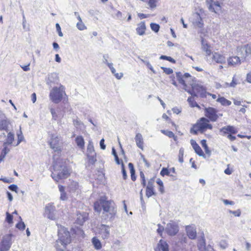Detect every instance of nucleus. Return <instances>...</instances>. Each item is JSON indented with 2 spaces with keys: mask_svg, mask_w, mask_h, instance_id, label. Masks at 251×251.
I'll return each instance as SVG.
<instances>
[{
  "mask_svg": "<svg viewBox=\"0 0 251 251\" xmlns=\"http://www.w3.org/2000/svg\"><path fill=\"white\" fill-rule=\"evenodd\" d=\"M237 83L235 79L234 76L232 78V82L229 84V86L231 87H235L237 85Z\"/></svg>",
  "mask_w": 251,
  "mask_h": 251,
  "instance_id": "338daca9",
  "label": "nucleus"
},
{
  "mask_svg": "<svg viewBox=\"0 0 251 251\" xmlns=\"http://www.w3.org/2000/svg\"><path fill=\"white\" fill-rule=\"evenodd\" d=\"M223 202L225 205H233L234 204V202L233 201H229L228 200L223 199L222 200Z\"/></svg>",
  "mask_w": 251,
  "mask_h": 251,
  "instance_id": "13d9d810",
  "label": "nucleus"
},
{
  "mask_svg": "<svg viewBox=\"0 0 251 251\" xmlns=\"http://www.w3.org/2000/svg\"><path fill=\"white\" fill-rule=\"evenodd\" d=\"M195 150L196 153L200 156H204V154L201 147L199 145H194V147L193 148Z\"/></svg>",
  "mask_w": 251,
  "mask_h": 251,
  "instance_id": "72a5a7b5",
  "label": "nucleus"
},
{
  "mask_svg": "<svg viewBox=\"0 0 251 251\" xmlns=\"http://www.w3.org/2000/svg\"><path fill=\"white\" fill-rule=\"evenodd\" d=\"M4 148L1 151V154L6 156V155L9 152L10 149L7 147V145L3 146Z\"/></svg>",
  "mask_w": 251,
  "mask_h": 251,
  "instance_id": "603ef678",
  "label": "nucleus"
},
{
  "mask_svg": "<svg viewBox=\"0 0 251 251\" xmlns=\"http://www.w3.org/2000/svg\"><path fill=\"white\" fill-rule=\"evenodd\" d=\"M49 143L50 148L53 150L54 151H61L62 140L61 137L58 135L56 134H51L49 140Z\"/></svg>",
  "mask_w": 251,
  "mask_h": 251,
  "instance_id": "39448f33",
  "label": "nucleus"
},
{
  "mask_svg": "<svg viewBox=\"0 0 251 251\" xmlns=\"http://www.w3.org/2000/svg\"><path fill=\"white\" fill-rule=\"evenodd\" d=\"M199 131L198 128L196 126V124L193 126V127L190 129V132L194 134H197L198 131Z\"/></svg>",
  "mask_w": 251,
  "mask_h": 251,
  "instance_id": "5fc2aeb1",
  "label": "nucleus"
},
{
  "mask_svg": "<svg viewBox=\"0 0 251 251\" xmlns=\"http://www.w3.org/2000/svg\"><path fill=\"white\" fill-rule=\"evenodd\" d=\"M243 49L245 50V54H247L248 56L249 54H251V45H247L243 46Z\"/></svg>",
  "mask_w": 251,
  "mask_h": 251,
  "instance_id": "58836bf2",
  "label": "nucleus"
},
{
  "mask_svg": "<svg viewBox=\"0 0 251 251\" xmlns=\"http://www.w3.org/2000/svg\"><path fill=\"white\" fill-rule=\"evenodd\" d=\"M69 176L68 168L65 166L56 163L54 165V172L51 174L52 178L58 182L60 179H65Z\"/></svg>",
  "mask_w": 251,
  "mask_h": 251,
  "instance_id": "f03ea898",
  "label": "nucleus"
},
{
  "mask_svg": "<svg viewBox=\"0 0 251 251\" xmlns=\"http://www.w3.org/2000/svg\"><path fill=\"white\" fill-rule=\"evenodd\" d=\"M59 82V77L56 73H51L49 75L47 84L51 85L52 84H58Z\"/></svg>",
  "mask_w": 251,
  "mask_h": 251,
  "instance_id": "dca6fc26",
  "label": "nucleus"
},
{
  "mask_svg": "<svg viewBox=\"0 0 251 251\" xmlns=\"http://www.w3.org/2000/svg\"><path fill=\"white\" fill-rule=\"evenodd\" d=\"M150 26L152 31H154L155 32H158L160 28V26L159 25L152 23L151 24Z\"/></svg>",
  "mask_w": 251,
  "mask_h": 251,
  "instance_id": "e433bc0d",
  "label": "nucleus"
},
{
  "mask_svg": "<svg viewBox=\"0 0 251 251\" xmlns=\"http://www.w3.org/2000/svg\"><path fill=\"white\" fill-rule=\"evenodd\" d=\"M208 8L209 10L215 13L219 14L221 12V6L218 1L208 0L207 1Z\"/></svg>",
  "mask_w": 251,
  "mask_h": 251,
  "instance_id": "9b49d317",
  "label": "nucleus"
},
{
  "mask_svg": "<svg viewBox=\"0 0 251 251\" xmlns=\"http://www.w3.org/2000/svg\"><path fill=\"white\" fill-rule=\"evenodd\" d=\"M87 157L88 160V162L90 164L94 165L97 161L96 153L87 155Z\"/></svg>",
  "mask_w": 251,
  "mask_h": 251,
  "instance_id": "473e14b6",
  "label": "nucleus"
},
{
  "mask_svg": "<svg viewBox=\"0 0 251 251\" xmlns=\"http://www.w3.org/2000/svg\"><path fill=\"white\" fill-rule=\"evenodd\" d=\"M213 59L218 63H224L226 62L225 57L218 53L215 52L213 54Z\"/></svg>",
  "mask_w": 251,
  "mask_h": 251,
  "instance_id": "5701e85b",
  "label": "nucleus"
},
{
  "mask_svg": "<svg viewBox=\"0 0 251 251\" xmlns=\"http://www.w3.org/2000/svg\"><path fill=\"white\" fill-rule=\"evenodd\" d=\"M76 26L77 29L79 30H83L87 29L86 26H85L82 21L78 22L76 23Z\"/></svg>",
  "mask_w": 251,
  "mask_h": 251,
  "instance_id": "f704fd0d",
  "label": "nucleus"
},
{
  "mask_svg": "<svg viewBox=\"0 0 251 251\" xmlns=\"http://www.w3.org/2000/svg\"><path fill=\"white\" fill-rule=\"evenodd\" d=\"M56 251H65L66 246L55 245Z\"/></svg>",
  "mask_w": 251,
  "mask_h": 251,
  "instance_id": "6e6d98bb",
  "label": "nucleus"
},
{
  "mask_svg": "<svg viewBox=\"0 0 251 251\" xmlns=\"http://www.w3.org/2000/svg\"><path fill=\"white\" fill-rule=\"evenodd\" d=\"M96 153L93 142L91 140H89L87 148V155Z\"/></svg>",
  "mask_w": 251,
  "mask_h": 251,
  "instance_id": "cd10ccee",
  "label": "nucleus"
},
{
  "mask_svg": "<svg viewBox=\"0 0 251 251\" xmlns=\"http://www.w3.org/2000/svg\"><path fill=\"white\" fill-rule=\"evenodd\" d=\"M55 25H56V30H57V31L58 32L59 36L60 37H62L63 36V33H62V32L61 31V27H60L58 23H57V24H56Z\"/></svg>",
  "mask_w": 251,
  "mask_h": 251,
  "instance_id": "bf43d9fd",
  "label": "nucleus"
},
{
  "mask_svg": "<svg viewBox=\"0 0 251 251\" xmlns=\"http://www.w3.org/2000/svg\"><path fill=\"white\" fill-rule=\"evenodd\" d=\"M60 199L62 201H65L67 199V196L65 192L60 193Z\"/></svg>",
  "mask_w": 251,
  "mask_h": 251,
  "instance_id": "0e129e2a",
  "label": "nucleus"
},
{
  "mask_svg": "<svg viewBox=\"0 0 251 251\" xmlns=\"http://www.w3.org/2000/svg\"><path fill=\"white\" fill-rule=\"evenodd\" d=\"M183 154H184V149L182 148H181L179 151L178 153V161L180 163L183 162Z\"/></svg>",
  "mask_w": 251,
  "mask_h": 251,
  "instance_id": "4c0bfd02",
  "label": "nucleus"
},
{
  "mask_svg": "<svg viewBox=\"0 0 251 251\" xmlns=\"http://www.w3.org/2000/svg\"><path fill=\"white\" fill-rule=\"evenodd\" d=\"M6 220L7 222L8 223H9V224L12 223V222H13V216H12V215H11L10 214H9L8 212H6Z\"/></svg>",
  "mask_w": 251,
  "mask_h": 251,
  "instance_id": "3c124183",
  "label": "nucleus"
},
{
  "mask_svg": "<svg viewBox=\"0 0 251 251\" xmlns=\"http://www.w3.org/2000/svg\"><path fill=\"white\" fill-rule=\"evenodd\" d=\"M58 235L59 238L55 245L66 246L71 242L70 233L65 227H61L58 229Z\"/></svg>",
  "mask_w": 251,
  "mask_h": 251,
  "instance_id": "20e7f679",
  "label": "nucleus"
},
{
  "mask_svg": "<svg viewBox=\"0 0 251 251\" xmlns=\"http://www.w3.org/2000/svg\"><path fill=\"white\" fill-rule=\"evenodd\" d=\"M202 13L203 11L200 10V12H196L193 14V24L199 28H202L203 26Z\"/></svg>",
  "mask_w": 251,
  "mask_h": 251,
  "instance_id": "9d476101",
  "label": "nucleus"
},
{
  "mask_svg": "<svg viewBox=\"0 0 251 251\" xmlns=\"http://www.w3.org/2000/svg\"><path fill=\"white\" fill-rule=\"evenodd\" d=\"M201 145L205 150L206 153H208L210 152V151L208 150V148L206 144V141L205 140H202L201 141Z\"/></svg>",
  "mask_w": 251,
  "mask_h": 251,
  "instance_id": "a19ab883",
  "label": "nucleus"
},
{
  "mask_svg": "<svg viewBox=\"0 0 251 251\" xmlns=\"http://www.w3.org/2000/svg\"><path fill=\"white\" fill-rule=\"evenodd\" d=\"M226 127L228 132H230V133H233V134H235L237 132L236 129L233 126H226Z\"/></svg>",
  "mask_w": 251,
  "mask_h": 251,
  "instance_id": "c03bdc74",
  "label": "nucleus"
},
{
  "mask_svg": "<svg viewBox=\"0 0 251 251\" xmlns=\"http://www.w3.org/2000/svg\"><path fill=\"white\" fill-rule=\"evenodd\" d=\"M160 175L162 176H170V171L167 168H163L160 172Z\"/></svg>",
  "mask_w": 251,
  "mask_h": 251,
  "instance_id": "09e8293b",
  "label": "nucleus"
},
{
  "mask_svg": "<svg viewBox=\"0 0 251 251\" xmlns=\"http://www.w3.org/2000/svg\"><path fill=\"white\" fill-rule=\"evenodd\" d=\"M18 135V143L17 145L19 144L22 141L24 140V137L22 134V131L20 130V132L17 134Z\"/></svg>",
  "mask_w": 251,
  "mask_h": 251,
  "instance_id": "de8ad7c7",
  "label": "nucleus"
},
{
  "mask_svg": "<svg viewBox=\"0 0 251 251\" xmlns=\"http://www.w3.org/2000/svg\"><path fill=\"white\" fill-rule=\"evenodd\" d=\"M135 139L137 146L143 150V139L142 134L139 133L136 134Z\"/></svg>",
  "mask_w": 251,
  "mask_h": 251,
  "instance_id": "b1692460",
  "label": "nucleus"
},
{
  "mask_svg": "<svg viewBox=\"0 0 251 251\" xmlns=\"http://www.w3.org/2000/svg\"><path fill=\"white\" fill-rule=\"evenodd\" d=\"M161 132L164 134V135L168 136L170 138H172L173 137H174V134L172 131H169L167 130H161Z\"/></svg>",
  "mask_w": 251,
  "mask_h": 251,
  "instance_id": "ea45409f",
  "label": "nucleus"
},
{
  "mask_svg": "<svg viewBox=\"0 0 251 251\" xmlns=\"http://www.w3.org/2000/svg\"><path fill=\"white\" fill-rule=\"evenodd\" d=\"M145 65L148 67V68L154 74H156V72L153 69L152 66L150 64V63L149 61L145 62Z\"/></svg>",
  "mask_w": 251,
  "mask_h": 251,
  "instance_id": "864d4df0",
  "label": "nucleus"
},
{
  "mask_svg": "<svg viewBox=\"0 0 251 251\" xmlns=\"http://www.w3.org/2000/svg\"><path fill=\"white\" fill-rule=\"evenodd\" d=\"M187 101L191 104L192 107L197 106V107H199V106L198 105V104L195 101H194V100L192 97L188 98Z\"/></svg>",
  "mask_w": 251,
  "mask_h": 251,
  "instance_id": "79ce46f5",
  "label": "nucleus"
},
{
  "mask_svg": "<svg viewBox=\"0 0 251 251\" xmlns=\"http://www.w3.org/2000/svg\"><path fill=\"white\" fill-rule=\"evenodd\" d=\"M242 60L238 56H232L227 59V63L229 66L235 67L239 65L241 63Z\"/></svg>",
  "mask_w": 251,
  "mask_h": 251,
  "instance_id": "4468645a",
  "label": "nucleus"
},
{
  "mask_svg": "<svg viewBox=\"0 0 251 251\" xmlns=\"http://www.w3.org/2000/svg\"><path fill=\"white\" fill-rule=\"evenodd\" d=\"M153 183L154 179H151L149 180L148 183V185L146 188V196L149 198L152 195L155 194L153 190Z\"/></svg>",
  "mask_w": 251,
  "mask_h": 251,
  "instance_id": "2eb2a0df",
  "label": "nucleus"
},
{
  "mask_svg": "<svg viewBox=\"0 0 251 251\" xmlns=\"http://www.w3.org/2000/svg\"><path fill=\"white\" fill-rule=\"evenodd\" d=\"M92 243L96 250H100L102 248L100 241L96 237L92 239Z\"/></svg>",
  "mask_w": 251,
  "mask_h": 251,
  "instance_id": "393cba45",
  "label": "nucleus"
},
{
  "mask_svg": "<svg viewBox=\"0 0 251 251\" xmlns=\"http://www.w3.org/2000/svg\"><path fill=\"white\" fill-rule=\"evenodd\" d=\"M116 18L117 19L121 20V21L124 20L125 19V17L124 16L122 13L119 11L117 12V13L116 14Z\"/></svg>",
  "mask_w": 251,
  "mask_h": 251,
  "instance_id": "a18cd8bd",
  "label": "nucleus"
},
{
  "mask_svg": "<svg viewBox=\"0 0 251 251\" xmlns=\"http://www.w3.org/2000/svg\"><path fill=\"white\" fill-rule=\"evenodd\" d=\"M8 126V123L5 120H2L0 124V128L2 129H6Z\"/></svg>",
  "mask_w": 251,
  "mask_h": 251,
  "instance_id": "37998d69",
  "label": "nucleus"
},
{
  "mask_svg": "<svg viewBox=\"0 0 251 251\" xmlns=\"http://www.w3.org/2000/svg\"><path fill=\"white\" fill-rule=\"evenodd\" d=\"M14 140V135L11 132H9L7 134V137L6 141L3 143V146L10 145L13 143Z\"/></svg>",
  "mask_w": 251,
  "mask_h": 251,
  "instance_id": "a878e982",
  "label": "nucleus"
},
{
  "mask_svg": "<svg viewBox=\"0 0 251 251\" xmlns=\"http://www.w3.org/2000/svg\"><path fill=\"white\" fill-rule=\"evenodd\" d=\"M204 115L209 121L216 122L220 117L223 116V114H218V111L215 108L208 107L204 108Z\"/></svg>",
  "mask_w": 251,
  "mask_h": 251,
  "instance_id": "423d86ee",
  "label": "nucleus"
},
{
  "mask_svg": "<svg viewBox=\"0 0 251 251\" xmlns=\"http://www.w3.org/2000/svg\"><path fill=\"white\" fill-rule=\"evenodd\" d=\"M65 87L60 85L59 87H54L50 91L49 98L54 103H58L66 96Z\"/></svg>",
  "mask_w": 251,
  "mask_h": 251,
  "instance_id": "7ed1b4c3",
  "label": "nucleus"
},
{
  "mask_svg": "<svg viewBox=\"0 0 251 251\" xmlns=\"http://www.w3.org/2000/svg\"><path fill=\"white\" fill-rule=\"evenodd\" d=\"M140 156H141V158H142V159L143 160V161L145 163V165L147 167H149L150 166V163L147 161V160H146V159L145 158L144 155L143 154H142V153H140Z\"/></svg>",
  "mask_w": 251,
  "mask_h": 251,
  "instance_id": "4d7b16f0",
  "label": "nucleus"
},
{
  "mask_svg": "<svg viewBox=\"0 0 251 251\" xmlns=\"http://www.w3.org/2000/svg\"><path fill=\"white\" fill-rule=\"evenodd\" d=\"M187 237L184 235H182L181 236V237L180 238V243L181 244H183V243H186L187 242Z\"/></svg>",
  "mask_w": 251,
  "mask_h": 251,
  "instance_id": "774afa93",
  "label": "nucleus"
},
{
  "mask_svg": "<svg viewBox=\"0 0 251 251\" xmlns=\"http://www.w3.org/2000/svg\"><path fill=\"white\" fill-rule=\"evenodd\" d=\"M9 189L12 191L17 192L18 187L15 184H12L9 186Z\"/></svg>",
  "mask_w": 251,
  "mask_h": 251,
  "instance_id": "69168bd1",
  "label": "nucleus"
},
{
  "mask_svg": "<svg viewBox=\"0 0 251 251\" xmlns=\"http://www.w3.org/2000/svg\"><path fill=\"white\" fill-rule=\"evenodd\" d=\"M190 76H191L188 73H185L183 75V77L185 78H188ZM176 77L177 80L178 81V82L182 84V85H183L185 86L186 85L185 83V81L183 79L182 75L180 72L176 73Z\"/></svg>",
  "mask_w": 251,
  "mask_h": 251,
  "instance_id": "4be33fe9",
  "label": "nucleus"
},
{
  "mask_svg": "<svg viewBox=\"0 0 251 251\" xmlns=\"http://www.w3.org/2000/svg\"><path fill=\"white\" fill-rule=\"evenodd\" d=\"M178 226L174 222H171L168 223L165 229V231L171 236L175 235L178 231Z\"/></svg>",
  "mask_w": 251,
  "mask_h": 251,
  "instance_id": "1a4fd4ad",
  "label": "nucleus"
},
{
  "mask_svg": "<svg viewBox=\"0 0 251 251\" xmlns=\"http://www.w3.org/2000/svg\"><path fill=\"white\" fill-rule=\"evenodd\" d=\"M87 219L88 214L85 212H83L82 213L77 214L75 221L77 224L82 225Z\"/></svg>",
  "mask_w": 251,
  "mask_h": 251,
  "instance_id": "f3484780",
  "label": "nucleus"
},
{
  "mask_svg": "<svg viewBox=\"0 0 251 251\" xmlns=\"http://www.w3.org/2000/svg\"><path fill=\"white\" fill-rule=\"evenodd\" d=\"M188 236L191 239H194L196 237L197 232L196 228L192 226H187L186 227Z\"/></svg>",
  "mask_w": 251,
  "mask_h": 251,
  "instance_id": "a211bd4d",
  "label": "nucleus"
},
{
  "mask_svg": "<svg viewBox=\"0 0 251 251\" xmlns=\"http://www.w3.org/2000/svg\"><path fill=\"white\" fill-rule=\"evenodd\" d=\"M228 212L230 214H233L235 216L239 217L241 215V212L238 209L236 211L228 210Z\"/></svg>",
  "mask_w": 251,
  "mask_h": 251,
  "instance_id": "8fccbe9b",
  "label": "nucleus"
},
{
  "mask_svg": "<svg viewBox=\"0 0 251 251\" xmlns=\"http://www.w3.org/2000/svg\"><path fill=\"white\" fill-rule=\"evenodd\" d=\"M73 124L74 126H79L81 125H82V123L80 121L78 120L77 119L73 120Z\"/></svg>",
  "mask_w": 251,
  "mask_h": 251,
  "instance_id": "680f3d73",
  "label": "nucleus"
},
{
  "mask_svg": "<svg viewBox=\"0 0 251 251\" xmlns=\"http://www.w3.org/2000/svg\"><path fill=\"white\" fill-rule=\"evenodd\" d=\"M94 206L95 210L98 213H100L102 209V214L104 215L105 219L113 218L117 212L114 202L107 201L105 197H101L99 201L94 203Z\"/></svg>",
  "mask_w": 251,
  "mask_h": 251,
  "instance_id": "f257e3e1",
  "label": "nucleus"
},
{
  "mask_svg": "<svg viewBox=\"0 0 251 251\" xmlns=\"http://www.w3.org/2000/svg\"><path fill=\"white\" fill-rule=\"evenodd\" d=\"M202 49L205 52L207 55H209L211 53V50L210 49V47L207 44H204L203 40H202Z\"/></svg>",
  "mask_w": 251,
  "mask_h": 251,
  "instance_id": "2f4dec72",
  "label": "nucleus"
},
{
  "mask_svg": "<svg viewBox=\"0 0 251 251\" xmlns=\"http://www.w3.org/2000/svg\"><path fill=\"white\" fill-rule=\"evenodd\" d=\"M161 68L163 70L164 72L167 75L171 74L173 72V70L170 68L161 67Z\"/></svg>",
  "mask_w": 251,
  "mask_h": 251,
  "instance_id": "49530a36",
  "label": "nucleus"
},
{
  "mask_svg": "<svg viewBox=\"0 0 251 251\" xmlns=\"http://www.w3.org/2000/svg\"><path fill=\"white\" fill-rule=\"evenodd\" d=\"M128 166L130 170V174H135V170L133 164L131 163H129Z\"/></svg>",
  "mask_w": 251,
  "mask_h": 251,
  "instance_id": "052dcab7",
  "label": "nucleus"
},
{
  "mask_svg": "<svg viewBox=\"0 0 251 251\" xmlns=\"http://www.w3.org/2000/svg\"><path fill=\"white\" fill-rule=\"evenodd\" d=\"M75 141L77 146L80 149H83L84 147V140L82 136H77L75 138Z\"/></svg>",
  "mask_w": 251,
  "mask_h": 251,
  "instance_id": "c85d7f7f",
  "label": "nucleus"
},
{
  "mask_svg": "<svg viewBox=\"0 0 251 251\" xmlns=\"http://www.w3.org/2000/svg\"><path fill=\"white\" fill-rule=\"evenodd\" d=\"M20 219L21 220V221L19 222L18 224H16V227L18 228L20 230H24L25 227V225L23 221H22V218L21 217H20Z\"/></svg>",
  "mask_w": 251,
  "mask_h": 251,
  "instance_id": "c9c22d12",
  "label": "nucleus"
},
{
  "mask_svg": "<svg viewBox=\"0 0 251 251\" xmlns=\"http://www.w3.org/2000/svg\"><path fill=\"white\" fill-rule=\"evenodd\" d=\"M198 247L200 251H206L205 242L204 238H202L200 240Z\"/></svg>",
  "mask_w": 251,
  "mask_h": 251,
  "instance_id": "7c9ffc66",
  "label": "nucleus"
},
{
  "mask_svg": "<svg viewBox=\"0 0 251 251\" xmlns=\"http://www.w3.org/2000/svg\"><path fill=\"white\" fill-rule=\"evenodd\" d=\"M99 233L101 235L102 239H107L110 235V226L105 225H101L98 227Z\"/></svg>",
  "mask_w": 251,
  "mask_h": 251,
  "instance_id": "ddd939ff",
  "label": "nucleus"
},
{
  "mask_svg": "<svg viewBox=\"0 0 251 251\" xmlns=\"http://www.w3.org/2000/svg\"><path fill=\"white\" fill-rule=\"evenodd\" d=\"M146 26L144 22H142L137 25L136 28L137 33L139 35H143L145 33Z\"/></svg>",
  "mask_w": 251,
  "mask_h": 251,
  "instance_id": "412c9836",
  "label": "nucleus"
},
{
  "mask_svg": "<svg viewBox=\"0 0 251 251\" xmlns=\"http://www.w3.org/2000/svg\"><path fill=\"white\" fill-rule=\"evenodd\" d=\"M55 211V207L53 205L49 203L46 206L45 214L48 219L51 220H54L56 219V217Z\"/></svg>",
  "mask_w": 251,
  "mask_h": 251,
  "instance_id": "f8f14e48",
  "label": "nucleus"
},
{
  "mask_svg": "<svg viewBox=\"0 0 251 251\" xmlns=\"http://www.w3.org/2000/svg\"><path fill=\"white\" fill-rule=\"evenodd\" d=\"M158 228L157 229V232L159 234L161 235L163 231L164 230V228L159 224L158 225Z\"/></svg>",
  "mask_w": 251,
  "mask_h": 251,
  "instance_id": "e2e57ef3",
  "label": "nucleus"
},
{
  "mask_svg": "<svg viewBox=\"0 0 251 251\" xmlns=\"http://www.w3.org/2000/svg\"><path fill=\"white\" fill-rule=\"evenodd\" d=\"M192 88H193V92L196 94V93H199L201 95H203L205 93V89L200 84H193L192 85Z\"/></svg>",
  "mask_w": 251,
  "mask_h": 251,
  "instance_id": "6ab92c4d",
  "label": "nucleus"
},
{
  "mask_svg": "<svg viewBox=\"0 0 251 251\" xmlns=\"http://www.w3.org/2000/svg\"><path fill=\"white\" fill-rule=\"evenodd\" d=\"M155 251H169L168 245L165 241L160 240Z\"/></svg>",
  "mask_w": 251,
  "mask_h": 251,
  "instance_id": "aec40b11",
  "label": "nucleus"
},
{
  "mask_svg": "<svg viewBox=\"0 0 251 251\" xmlns=\"http://www.w3.org/2000/svg\"><path fill=\"white\" fill-rule=\"evenodd\" d=\"M11 234L4 235L0 244V251H8L12 245Z\"/></svg>",
  "mask_w": 251,
  "mask_h": 251,
  "instance_id": "6e6552de",
  "label": "nucleus"
},
{
  "mask_svg": "<svg viewBox=\"0 0 251 251\" xmlns=\"http://www.w3.org/2000/svg\"><path fill=\"white\" fill-rule=\"evenodd\" d=\"M217 101L220 102L223 106H229L231 104V102L224 97H220L217 100Z\"/></svg>",
  "mask_w": 251,
  "mask_h": 251,
  "instance_id": "c756f323",
  "label": "nucleus"
},
{
  "mask_svg": "<svg viewBox=\"0 0 251 251\" xmlns=\"http://www.w3.org/2000/svg\"><path fill=\"white\" fill-rule=\"evenodd\" d=\"M237 55L240 57V58L242 60L243 59H245L247 56H248L247 54H245V50L243 49V46L241 47H238L237 48Z\"/></svg>",
  "mask_w": 251,
  "mask_h": 251,
  "instance_id": "bb28decb",
  "label": "nucleus"
},
{
  "mask_svg": "<svg viewBox=\"0 0 251 251\" xmlns=\"http://www.w3.org/2000/svg\"><path fill=\"white\" fill-rule=\"evenodd\" d=\"M196 126L201 132H204L206 129H212V125L209 124V120L204 117L201 118L196 124Z\"/></svg>",
  "mask_w": 251,
  "mask_h": 251,
  "instance_id": "0eeeda50",
  "label": "nucleus"
}]
</instances>
